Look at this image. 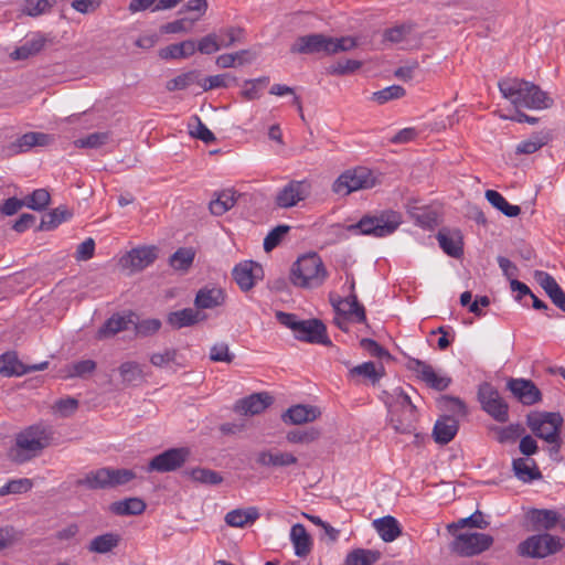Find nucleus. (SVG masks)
<instances>
[{
  "label": "nucleus",
  "instance_id": "nucleus-1",
  "mask_svg": "<svg viewBox=\"0 0 565 565\" xmlns=\"http://www.w3.org/2000/svg\"><path fill=\"white\" fill-rule=\"evenodd\" d=\"M502 96L516 108L546 109L552 107L553 99L537 85L520 79L503 78L498 84Z\"/></svg>",
  "mask_w": 565,
  "mask_h": 565
},
{
  "label": "nucleus",
  "instance_id": "nucleus-2",
  "mask_svg": "<svg viewBox=\"0 0 565 565\" xmlns=\"http://www.w3.org/2000/svg\"><path fill=\"white\" fill-rule=\"evenodd\" d=\"M356 45V40L352 36L332 38L317 33L299 36L290 46V52L296 54L324 53L333 55L350 51Z\"/></svg>",
  "mask_w": 565,
  "mask_h": 565
},
{
  "label": "nucleus",
  "instance_id": "nucleus-3",
  "mask_svg": "<svg viewBox=\"0 0 565 565\" xmlns=\"http://www.w3.org/2000/svg\"><path fill=\"white\" fill-rule=\"evenodd\" d=\"M327 277V268L317 253H308L298 257L290 271L291 282L301 288L320 287Z\"/></svg>",
  "mask_w": 565,
  "mask_h": 565
},
{
  "label": "nucleus",
  "instance_id": "nucleus-4",
  "mask_svg": "<svg viewBox=\"0 0 565 565\" xmlns=\"http://www.w3.org/2000/svg\"><path fill=\"white\" fill-rule=\"evenodd\" d=\"M49 445V436L44 428L31 426L15 438V445L9 456L17 462L28 461L38 456Z\"/></svg>",
  "mask_w": 565,
  "mask_h": 565
},
{
  "label": "nucleus",
  "instance_id": "nucleus-5",
  "mask_svg": "<svg viewBox=\"0 0 565 565\" xmlns=\"http://www.w3.org/2000/svg\"><path fill=\"white\" fill-rule=\"evenodd\" d=\"M527 426L539 438L551 445L550 454H558L562 445L563 417L558 413H542L527 417Z\"/></svg>",
  "mask_w": 565,
  "mask_h": 565
},
{
  "label": "nucleus",
  "instance_id": "nucleus-6",
  "mask_svg": "<svg viewBox=\"0 0 565 565\" xmlns=\"http://www.w3.org/2000/svg\"><path fill=\"white\" fill-rule=\"evenodd\" d=\"M136 478V472L131 469L99 468L85 475L84 478L76 481L77 486H84L88 489H108L127 484Z\"/></svg>",
  "mask_w": 565,
  "mask_h": 565
},
{
  "label": "nucleus",
  "instance_id": "nucleus-7",
  "mask_svg": "<svg viewBox=\"0 0 565 565\" xmlns=\"http://www.w3.org/2000/svg\"><path fill=\"white\" fill-rule=\"evenodd\" d=\"M401 224V213L386 210L375 215L363 216L352 228H358L363 235L385 237L393 234Z\"/></svg>",
  "mask_w": 565,
  "mask_h": 565
},
{
  "label": "nucleus",
  "instance_id": "nucleus-8",
  "mask_svg": "<svg viewBox=\"0 0 565 565\" xmlns=\"http://www.w3.org/2000/svg\"><path fill=\"white\" fill-rule=\"evenodd\" d=\"M377 183V178L372 170L358 167L344 171L332 184V191L339 195H348L354 191L371 189Z\"/></svg>",
  "mask_w": 565,
  "mask_h": 565
},
{
  "label": "nucleus",
  "instance_id": "nucleus-9",
  "mask_svg": "<svg viewBox=\"0 0 565 565\" xmlns=\"http://www.w3.org/2000/svg\"><path fill=\"white\" fill-rule=\"evenodd\" d=\"M563 547L558 536L548 533L531 535L518 545V554L530 558H545Z\"/></svg>",
  "mask_w": 565,
  "mask_h": 565
},
{
  "label": "nucleus",
  "instance_id": "nucleus-10",
  "mask_svg": "<svg viewBox=\"0 0 565 565\" xmlns=\"http://www.w3.org/2000/svg\"><path fill=\"white\" fill-rule=\"evenodd\" d=\"M391 423L398 433L406 434L414 429L416 422V407L411 397L403 391L396 393L394 402L390 405Z\"/></svg>",
  "mask_w": 565,
  "mask_h": 565
},
{
  "label": "nucleus",
  "instance_id": "nucleus-11",
  "mask_svg": "<svg viewBox=\"0 0 565 565\" xmlns=\"http://www.w3.org/2000/svg\"><path fill=\"white\" fill-rule=\"evenodd\" d=\"M450 551L459 556L471 557L489 550L493 544V537L480 532H461L452 534Z\"/></svg>",
  "mask_w": 565,
  "mask_h": 565
},
{
  "label": "nucleus",
  "instance_id": "nucleus-12",
  "mask_svg": "<svg viewBox=\"0 0 565 565\" xmlns=\"http://www.w3.org/2000/svg\"><path fill=\"white\" fill-rule=\"evenodd\" d=\"M478 395L482 409L493 419L500 423H505L509 419L508 404L490 384H482L479 387Z\"/></svg>",
  "mask_w": 565,
  "mask_h": 565
},
{
  "label": "nucleus",
  "instance_id": "nucleus-13",
  "mask_svg": "<svg viewBox=\"0 0 565 565\" xmlns=\"http://www.w3.org/2000/svg\"><path fill=\"white\" fill-rule=\"evenodd\" d=\"M310 192L311 183L308 180H292L277 192L275 203L280 209H290L306 200Z\"/></svg>",
  "mask_w": 565,
  "mask_h": 565
},
{
  "label": "nucleus",
  "instance_id": "nucleus-14",
  "mask_svg": "<svg viewBox=\"0 0 565 565\" xmlns=\"http://www.w3.org/2000/svg\"><path fill=\"white\" fill-rule=\"evenodd\" d=\"M407 366L417 375L418 379L426 383L427 386L436 391H444L451 383V379L448 375L437 371L433 365L425 361L411 359Z\"/></svg>",
  "mask_w": 565,
  "mask_h": 565
},
{
  "label": "nucleus",
  "instance_id": "nucleus-15",
  "mask_svg": "<svg viewBox=\"0 0 565 565\" xmlns=\"http://www.w3.org/2000/svg\"><path fill=\"white\" fill-rule=\"evenodd\" d=\"M190 451L186 448H171L168 449L157 456H154L148 467L147 470L149 472H170L181 468L188 457Z\"/></svg>",
  "mask_w": 565,
  "mask_h": 565
},
{
  "label": "nucleus",
  "instance_id": "nucleus-16",
  "mask_svg": "<svg viewBox=\"0 0 565 565\" xmlns=\"http://www.w3.org/2000/svg\"><path fill=\"white\" fill-rule=\"evenodd\" d=\"M294 337L309 343L327 344L330 342L324 324L317 319L300 320Z\"/></svg>",
  "mask_w": 565,
  "mask_h": 565
},
{
  "label": "nucleus",
  "instance_id": "nucleus-17",
  "mask_svg": "<svg viewBox=\"0 0 565 565\" xmlns=\"http://www.w3.org/2000/svg\"><path fill=\"white\" fill-rule=\"evenodd\" d=\"M335 313H341L352 322L364 323L366 321L365 308L358 300V295H347L344 298H331Z\"/></svg>",
  "mask_w": 565,
  "mask_h": 565
},
{
  "label": "nucleus",
  "instance_id": "nucleus-18",
  "mask_svg": "<svg viewBox=\"0 0 565 565\" xmlns=\"http://www.w3.org/2000/svg\"><path fill=\"white\" fill-rule=\"evenodd\" d=\"M157 258V248L153 246H141L128 252L121 259L122 267L132 271H139L151 265Z\"/></svg>",
  "mask_w": 565,
  "mask_h": 565
},
{
  "label": "nucleus",
  "instance_id": "nucleus-19",
  "mask_svg": "<svg viewBox=\"0 0 565 565\" xmlns=\"http://www.w3.org/2000/svg\"><path fill=\"white\" fill-rule=\"evenodd\" d=\"M262 266L252 260L239 263L233 269L234 280L243 291L250 290L262 278Z\"/></svg>",
  "mask_w": 565,
  "mask_h": 565
},
{
  "label": "nucleus",
  "instance_id": "nucleus-20",
  "mask_svg": "<svg viewBox=\"0 0 565 565\" xmlns=\"http://www.w3.org/2000/svg\"><path fill=\"white\" fill-rule=\"evenodd\" d=\"M440 248L448 255L459 258L463 254V241L459 230L443 228L437 234Z\"/></svg>",
  "mask_w": 565,
  "mask_h": 565
},
{
  "label": "nucleus",
  "instance_id": "nucleus-21",
  "mask_svg": "<svg viewBox=\"0 0 565 565\" xmlns=\"http://www.w3.org/2000/svg\"><path fill=\"white\" fill-rule=\"evenodd\" d=\"M320 415L321 412L316 406L297 404L282 414V420L291 425H302L316 420Z\"/></svg>",
  "mask_w": 565,
  "mask_h": 565
},
{
  "label": "nucleus",
  "instance_id": "nucleus-22",
  "mask_svg": "<svg viewBox=\"0 0 565 565\" xmlns=\"http://www.w3.org/2000/svg\"><path fill=\"white\" fill-rule=\"evenodd\" d=\"M271 403L273 398L267 393H256L239 399L235 405V411L244 415H258Z\"/></svg>",
  "mask_w": 565,
  "mask_h": 565
},
{
  "label": "nucleus",
  "instance_id": "nucleus-23",
  "mask_svg": "<svg viewBox=\"0 0 565 565\" xmlns=\"http://www.w3.org/2000/svg\"><path fill=\"white\" fill-rule=\"evenodd\" d=\"M539 285L545 290L553 303L565 312V292L548 273L537 270L534 275Z\"/></svg>",
  "mask_w": 565,
  "mask_h": 565
},
{
  "label": "nucleus",
  "instance_id": "nucleus-24",
  "mask_svg": "<svg viewBox=\"0 0 565 565\" xmlns=\"http://www.w3.org/2000/svg\"><path fill=\"white\" fill-rule=\"evenodd\" d=\"M509 390L523 404L532 405L540 399V391L527 380L516 379L508 383Z\"/></svg>",
  "mask_w": 565,
  "mask_h": 565
},
{
  "label": "nucleus",
  "instance_id": "nucleus-25",
  "mask_svg": "<svg viewBox=\"0 0 565 565\" xmlns=\"http://www.w3.org/2000/svg\"><path fill=\"white\" fill-rule=\"evenodd\" d=\"M512 470L515 477L523 482H532L542 478L535 460L527 457L513 459Z\"/></svg>",
  "mask_w": 565,
  "mask_h": 565
},
{
  "label": "nucleus",
  "instance_id": "nucleus-26",
  "mask_svg": "<svg viewBox=\"0 0 565 565\" xmlns=\"http://www.w3.org/2000/svg\"><path fill=\"white\" fill-rule=\"evenodd\" d=\"M47 367V362L24 367L13 354L6 353L0 358V372L7 376L22 375L30 371H41Z\"/></svg>",
  "mask_w": 565,
  "mask_h": 565
},
{
  "label": "nucleus",
  "instance_id": "nucleus-27",
  "mask_svg": "<svg viewBox=\"0 0 565 565\" xmlns=\"http://www.w3.org/2000/svg\"><path fill=\"white\" fill-rule=\"evenodd\" d=\"M225 302V292L221 288L200 289L196 294L194 305L198 309H213L222 306Z\"/></svg>",
  "mask_w": 565,
  "mask_h": 565
},
{
  "label": "nucleus",
  "instance_id": "nucleus-28",
  "mask_svg": "<svg viewBox=\"0 0 565 565\" xmlns=\"http://www.w3.org/2000/svg\"><path fill=\"white\" fill-rule=\"evenodd\" d=\"M290 541L295 548V554L299 557H306L312 550L311 537L301 523H296L291 526Z\"/></svg>",
  "mask_w": 565,
  "mask_h": 565
},
{
  "label": "nucleus",
  "instance_id": "nucleus-29",
  "mask_svg": "<svg viewBox=\"0 0 565 565\" xmlns=\"http://www.w3.org/2000/svg\"><path fill=\"white\" fill-rule=\"evenodd\" d=\"M297 461L296 456L284 451H260L256 458V462L263 467H287L296 465Z\"/></svg>",
  "mask_w": 565,
  "mask_h": 565
},
{
  "label": "nucleus",
  "instance_id": "nucleus-30",
  "mask_svg": "<svg viewBox=\"0 0 565 565\" xmlns=\"http://www.w3.org/2000/svg\"><path fill=\"white\" fill-rule=\"evenodd\" d=\"M131 316L115 313L98 329L97 338L99 340L107 339L116 335L117 333L126 330L131 322Z\"/></svg>",
  "mask_w": 565,
  "mask_h": 565
},
{
  "label": "nucleus",
  "instance_id": "nucleus-31",
  "mask_svg": "<svg viewBox=\"0 0 565 565\" xmlns=\"http://www.w3.org/2000/svg\"><path fill=\"white\" fill-rule=\"evenodd\" d=\"M458 420L452 416H443L434 426L435 440L446 445L454 439L458 431Z\"/></svg>",
  "mask_w": 565,
  "mask_h": 565
},
{
  "label": "nucleus",
  "instance_id": "nucleus-32",
  "mask_svg": "<svg viewBox=\"0 0 565 565\" xmlns=\"http://www.w3.org/2000/svg\"><path fill=\"white\" fill-rule=\"evenodd\" d=\"M46 39L40 34H33L25 42L10 53V57L14 61L26 60L38 54L45 45Z\"/></svg>",
  "mask_w": 565,
  "mask_h": 565
},
{
  "label": "nucleus",
  "instance_id": "nucleus-33",
  "mask_svg": "<svg viewBox=\"0 0 565 565\" xmlns=\"http://www.w3.org/2000/svg\"><path fill=\"white\" fill-rule=\"evenodd\" d=\"M204 318L199 310L193 308H185L182 310L173 311L168 315L167 322L173 329H181L193 326Z\"/></svg>",
  "mask_w": 565,
  "mask_h": 565
},
{
  "label": "nucleus",
  "instance_id": "nucleus-34",
  "mask_svg": "<svg viewBox=\"0 0 565 565\" xmlns=\"http://www.w3.org/2000/svg\"><path fill=\"white\" fill-rule=\"evenodd\" d=\"M259 518L256 508L235 509L226 513L225 522L232 527H244L253 524Z\"/></svg>",
  "mask_w": 565,
  "mask_h": 565
},
{
  "label": "nucleus",
  "instance_id": "nucleus-35",
  "mask_svg": "<svg viewBox=\"0 0 565 565\" xmlns=\"http://www.w3.org/2000/svg\"><path fill=\"white\" fill-rule=\"evenodd\" d=\"M373 525L384 542H393L402 532L397 520L391 515L375 520Z\"/></svg>",
  "mask_w": 565,
  "mask_h": 565
},
{
  "label": "nucleus",
  "instance_id": "nucleus-36",
  "mask_svg": "<svg viewBox=\"0 0 565 565\" xmlns=\"http://www.w3.org/2000/svg\"><path fill=\"white\" fill-rule=\"evenodd\" d=\"M146 503L140 498H128L111 503L110 511L116 515H139L145 512Z\"/></svg>",
  "mask_w": 565,
  "mask_h": 565
},
{
  "label": "nucleus",
  "instance_id": "nucleus-37",
  "mask_svg": "<svg viewBox=\"0 0 565 565\" xmlns=\"http://www.w3.org/2000/svg\"><path fill=\"white\" fill-rule=\"evenodd\" d=\"M236 201L237 193L233 189L223 190L210 202V211L212 214L221 216L230 211Z\"/></svg>",
  "mask_w": 565,
  "mask_h": 565
},
{
  "label": "nucleus",
  "instance_id": "nucleus-38",
  "mask_svg": "<svg viewBox=\"0 0 565 565\" xmlns=\"http://www.w3.org/2000/svg\"><path fill=\"white\" fill-rule=\"evenodd\" d=\"M195 53V43L192 40H186L181 43L171 44L160 51V56L164 60L168 58H185Z\"/></svg>",
  "mask_w": 565,
  "mask_h": 565
},
{
  "label": "nucleus",
  "instance_id": "nucleus-39",
  "mask_svg": "<svg viewBox=\"0 0 565 565\" xmlns=\"http://www.w3.org/2000/svg\"><path fill=\"white\" fill-rule=\"evenodd\" d=\"M486 199L493 207L509 217H515L521 213L520 206L510 204L505 198L495 190H487Z\"/></svg>",
  "mask_w": 565,
  "mask_h": 565
},
{
  "label": "nucleus",
  "instance_id": "nucleus-40",
  "mask_svg": "<svg viewBox=\"0 0 565 565\" xmlns=\"http://www.w3.org/2000/svg\"><path fill=\"white\" fill-rule=\"evenodd\" d=\"M495 439L500 444H513L524 433V428L520 424H511L505 427H494Z\"/></svg>",
  "mask_w": 565,
  "mask_h": 565
},
{
  "label": "nucleus",
  "instance_id": "nucleus-41",
  "mask_svg": "<svg viewBox=\"0 0 565 565\" xmlns=\"http://www.w3.org/2000/svg\"><path fill=\"white\" fill-rule=\"evenodd\" d=\"M383 367L380 369L376 367V365L373 362H364L360 365L353 366L349 374L352 377L355 376H363L367 380H370L372 383H376L380 381V379L383 375Z\"/></svg>",
  "mask_w": 565,
  "mask_h": 565
},
{
  "label": "nucleus",
  "instance_id": "nucleus-42",
  "mask_svg": "<svg viewBox=\"0 0 565 565\" xmlns=\"http://www.w3.org/2000/svg\"><path fill=\"white\" fill-rule=\"evenodd\" d=\"M119 543V536L114 533H106L96 536L89 544V551L95 553H107L115 548Z\"/></svg>",
  "mask_w": 565,
  "mask_h": 565
},
{
  "label": "nucleus",
  "instance_id": "nucleus-43",
  "mask_svg": "<svg viewBox=\"0 0 565 565\" xmlns=\"http://www.w3.org/2000/svg\"><path fill=\"white\" fill-rule=\"evenodd\" d=\"M559 520V516L557 512L553 510H534L532 512V522L537 527L544 529V530H551L553 529Z\"/></svg>",
  "mask_w": 565,
  "mask_h": 565
},
{
  "label": "nucleus",
  "instance_id": "nucleus-44",
  "mask_svg": "<svg viewBox=\"0 0 565 565\" xmlns=\"http://www.w3.org/2000/svg\"><path fill=\"white\" fill-rule=\"evenodd\" d=\"M189 476L193 481L209 486L220 484L223 481L220 472L207 468H194L189 471Z\"/></svg>",
  "mask_w": 565,
  "mask_h": 565
},
{
  "label": "nucleus",
  "instance_id": "nucleus-45",
  "mask_svg": "<svg viewBox=\"0 0 565 565\" xmlns=\"http://www.w3.org/2000/svg\"><path fill=\"white\" fill-rule=\"evenodd\" d=\"M72 213L64 206H58L47 213L41 223V227L44 230H53L57 227L61 223L70 220Z\"/></svg>",
  "mask_w": 565,
  "mask_h": 565
},
{
  "label": "nucleus",
  "instance_id": "nucleus-46",
  "mask_svg": "<svg viewBox=\"0 0 565 565\" xmlns=\"http://www.w3.org/2000/svg\"><path fill=\"white\" fill-rule=\"evenodd\" d=\"M379 558V553L358 548L347 555L345 565H373Z\"/></svg>",
  "mask_w": 565,
  "mask_h": 565
},
{
  "label": "nucleus",
  "instance_id": "nucleus-47",
  "mask_svg": "<svg viewBox=\"0 0 565 565\" xmlns=\"http://www.w3.org/2000/svg\"><path fill=\"white\" fill-rule=\"evenodd\" d=\"M488 525H489V522H487L483 519L482 513L477 511L468 518L460 519L458 522L449 524L447 527L451 534H455V532L457 530L463 529L465 526H471V527H476V529H486Z\"/></svg>",
  "mask_w": 565,
  "mask_h": 565
},
{
  "label": "nucleus",
  "instance_id": "nucleus-48",
  "mask_svg": "<svg viewBox=\"0 0 565 565\" xmlns=\"http://www.w3.org/2000/svg\"><path fill=\"white\" fill-rule=\"evenodd\" d=\"M110 134L108 131L94 132L84 138L76 139L74 146L76 148L97 149L108 142Z\"/></svg>",
  "mask_w": 565,
  "mask_h": 565
},
{
  "label": "nucleus",
  "instance_id": "nucleus-49",
  "mask_svg": "<svg viewBox=\"0 0 565 565\" xmlns=\"http://www.w3.org/2000/svg\"><path fill=\"white\" fill-rule=\"evenodd\" d=\"M51 195L45 189H36L25 198L24 203L31 210L43 211L50 204Z\"/></svg>",
  "mask_w": 565,
  "mask_h": 565
},
{
  "label": "nucleus",
  "instance_id": "nucleus-50",
  "mask_svg": "<svg viewBox=\"0 0 565 565\" xmlns=\"http://www.w3.org/2000/svg\"><path fill=\"white\" fill-rule=\"evenodd\" d=\"M194 256L195 254L191 248H179L170 257V265L174 269L185 270L192 265Z\"/></svg>",
  "mask_w": 565,
  "mask_h": 565
},
{
  "label": "nucleus",
  "instance_id": "nucleus-51",
  "mask_svg": "<svg viewBox=\"0 0 565 565\" xmlns=\"http://www.w3.org/2000/svg\"><path fill=\"white\" fill-rule=\"evenodd\" d=\"M405 89L399 85L387 86L381 90L372 94V99L380 105H383L390 100L398 99L405 95Z\"/></svg>",
  "mask_w": 565,
  "mask_h": 565
},
{
  "label": "nucleus",
  "instance_id": "nucleus-52",
  "mask_svg": "<svg viewBox=\"0 0 565 565\" xmlns=\"http://www.w3.org/2000/svg\"><path fill=\"white\" fill-rule=\"evenodd\" d=\"M195 79H196L195 71L185 72V73H182V74L175 76L174 78L170 79L167 83L166 88L169 92L182 90V89H185L189 86H191L195 82Z\"/></svg>",
  "mask_w": 565,
  "mask_h": 565
},
{
  "label": "nucleus",
  "instance_id": "nucleus-53",
  "mask_svg": "<svg viewBox=\"0 0 565 565\" xmlns=\"http://www.w3.org/2000/svg\"><path fill=\"white\" fill-rule=\"evenodd\" d=\"M320 436L318 429L310 428L305 430H291L287 434L286 439L291 444H310Z\"/></svg>",
  "mask_w": 565,
  "mask_h": 565
},
{
  "label": "nucleus",
  "instance_id": "nucleus-54",
  "mask_svg": "<svg viewBox=\"0 0 565 565\" xmlns=\"http://www.w3.org/2000/svg\"><path fill=\"white\" fill-rule=\"evenodd\" d=\"M33 486L32 480L28 478H21L15 480H10L4 486L0 488V495H6L10 493H24L31 490Z\"/></svg>",
  "mask_w": 565,
  "mask_h": 565
},
{
  "label": "nucleus",
  "instance_id": "nucleus-55",
  "mask_svg": "<svg viewBox=\"0 0 565 565\" xmlns=\"http://www.w3.org/2000/svg\"><path fill=\"white\" fill-rule=\"evenodd\" d=\"M268 83L269 77L267 76L246 81L242 94L247 100L258 99L260 97V85L266 86Z\"/></svg>",
  "mask_w": 565,
  "mask_h": 565
},
{
  "label": "nucleus",
  "instance_id": "nucleus-56",
  "mask_svg": "<svg viewBox=\"0 0 565 565\" xmlns=\"http://www.w3.org/2000/svg\"><path fill=\"white\" fill-rule=\"evenodd\" d=\"M289 230L288 225H278L273 228L264 238V249L270 252L276 248Z\"/></svg>",
  "mask_w": 565,
  "mask_h": 565
},
{
  "label": "nucleus",
  "instance_id": "nucleus-57",
  "mask_svg": "<svg viewBox=\"0 0 565 565\" xmlns=\"http://www.w3.org/2000/svg\"><path fill=\"white\" fill-rule=\"evenodd\" d=\"M194 24L195 23L186 17L168 22L161 28V31L168 34L189 33L192 31Z\"/></svg>",
  "mask_w": 565,
  "mask_h": 565
},
{
  "label": "nucleus",
  "instance_id": "nucleus-58",
  "mask_svg": "<svg viewBox=\"0 0 565 565\" xmlns=\"http://www.w3.org/2000/svg\"><path fill=\"white\" fill-rule=\"evenodd\" d=\"M161 328V321L156 318L143 319L135 324V330L139 337H150L156 334Z\"/></svg>",
  "mask_w": 565,
  "mask_h": 565
},
{
  "label": "nucleus",
  "instance_id": "nucleus-59",
  "mask_svg": "<svg viewBox=\"0 0 565 565\" xmlns=\"http://www.w3.org/2000/svg\"><path fill=\"white\" fill-rule=\"evenodd\" d=\"M209 4L206 0H189L182 11L191 12L192 15L188 17L196 23L207 11Z\"/></svg>",
  "mask_w": 565,
  "mask_h": 565
},
{
  "label": "nucleus",
  "instance_id": "nucleus-60",
  "mask_svg": "<svg viewBox=\"0 0 565 565\" xmlns=\"http://www.w3.org/2000/svg\"><path fill=\"white\" fill-rule=\"evenodd\" d=\"M412 26L407 24L397 25L391 29H387L384 32V41L390 42L392 44H398L403 42L406 36L411 33Z\"/></svg>",
  "mask_w": 565,
  "mask_h": 565
},
{
  "label": "nucleus",
  "instance_id": "nucleus-61",
  "mask_svg": "<svg viewBox=\"0 0 565 565\" xmlns=\"http://www.w3.org/2000/svg\"><path fill=\"white\" fill-rule=\"evenodd\" d=\"M194 126L190 125V134L205 143L213 142L215 140L214 134L201 121L198 116L194 117Z\"/></svg>",
  "mask_w": 565,
  "mask_h": 565
},
{
  "label": "nucleus",
  "instance_id": "nucleus-62",
  "mask_svg": "<svg viewBox=\"0 0 565 565\" xmlns=\"http://www.w3.org/2000/svg\"><path fill=\"white\" fill-rule=\"evenodd\" d=\"M119 373L124 382H134L141 377L142 370L137 362H125L119 366Z\"/></svg>",
  "mask_w": 565,
  "mask_h": 565
},
{
  "label": "nucleus",
  "instance_id": "nucleus-63",
  "mask_svg": "<svg viewBox=\"0 0 565 565\" xmlns=\"http://www.w3.org/2000/svg\"><path fill=\"white\" fill-rule=\"evenodd\" d=\"M361 65L362 63L356 60L338 61L335 64L330 66L329 73L333 75H344L355 72L361 67Z\"/></svg>",
  "mask_w": 565,
  "mask_h": 565
},
{
  "label": "nucleus",
  "instance_id": "nucleus-64",
  "mask_svg": "<svg viewBox=\"0 0 565 565\" xmlns=\"http://www.w3.org/2000/svg\"><path fill=\"white\" fill-rule=\"evenodd\" d=\"M210 359L214 362L231 363L234 359V354L230 352L226 343H216L211 348Z\"/></svg>",
  "mask_w": 565,
  "mask_h": 565
}]
</instances>
